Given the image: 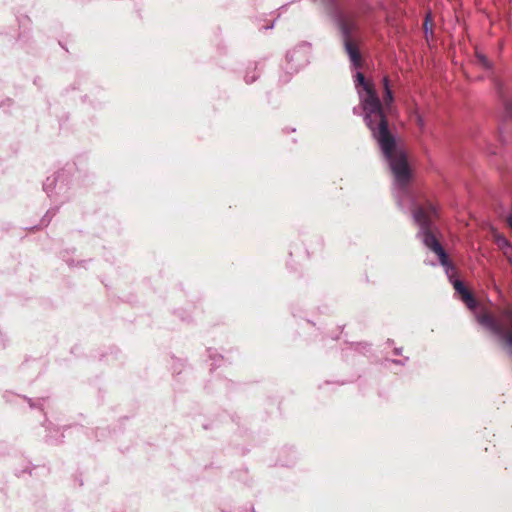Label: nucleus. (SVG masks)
Returning <instances> with one entry per match:
<instances>
[{"mask_svg":"<svg viewBox=\"0 0 512 512\" xmlns=\"http://www.w3.org/2000/svg\"><path fill=\"white\" fill-rule=\"evenodd\" d=\"M509 226L512 228V213L507 218Z\"/></svg>","mask_w":512,"mask_h":512,"instance_id":"9d476101","label":"nucleus"},{"mask_svg":"<svg viewBox=\"0 0 512 512\" xmlns=\"http://www.w3.org/2000/svg\"><path fill=\"white\" fill-rule=\"evenodd\" d=\"M341 29L344 35V46L349 59L355 68L362 65V58L357 43L352 39V32L356 29L354 21L343 17Z\"/></svg>","mask_w":512,"mask_h":512,"instance_id":"20e7f679","label":"nucleus"},{"mask_svg":"<svg viewBox=\"0 0 512 512\" xmlns=\"http://www.w3.org/2000/svg\"><path fill=\"white\" fill-rule=\"evenodd\" d=\"M424 29L426 36H428V32L432 34V20L430 13L426 15L425 22H424Z\"/></svg>","mask_w":512,"mask_h":512,"instance_id":"0eeeda50","label":"nucleus"},{"mask_svg":"<svg viewBox=\"0 0 512 512\" xmlns=\"http://www.w3.org/2000/svg\"><path fill=\"white\" fill-rule=\"evenodd\" d=\"M416 122L421 129L424 127V120L420 115L416 116Z\"/></svg>","mask_w":512,"mask_h":512,"instance_id":"1a4fd4ad","label":"nucleus"},{"mask_svg":"<svg viewBox=\"0 0 512 512\" xmlns=\"http://www.w3.org/2000/svg\"><path fill=\"white\" fill-rule=\"evenodd\" d=\"M382 86V99H380L374 84L366 81L362 73L358 72L356 75V87L364 122L389 162L396 184L399 187H405L412 174L406 153L402 148L397 147L395 137L388 128L387 114L391 112L394 102L388 76L383 77Z\"/></svg>","mask_w":512,"mask_h":512,"instance_id":"f257e3e1","label":"nucleus"},{"mask_svg":"<svg viewBox=\"0 0 512 512\" xmlns=\"http://www.w3.org/2000/svg\"><path fill=\"white\" fill-rule=\"evenodd\" d=\"M463 286H464V284H463L461 281H459V280H456V281L454 282V288H455V290H456L457 292H458L460 289H463Z\"/></svg>","mask_w":512,"mask_h":512,"instance_id":"6e6552de","label":"nucleus"},{"mask_svg":"<svg viewBox=\"0 0 512 512\" xmlns=\"http://www.w3.org/2000/svg\"><path fill=\"white\" fill-rule=\"evenodd\" d=\"M414 219L421 227L424 244L435 252L442 265H446L448 258L444 249L434 234L430 231V223L433 217L437 216V207L432 202H426L423 206L417 207L413 212Z\"/></svg>","mask_w":512,"mask_h":512,"instance_id":"f03ea898","label":"nucleus"},{"mask_svg":"<svg viewBox=\"0 0 512 512\" xmlns=\"http://www.w3.org/2000/svg\"><path fill=\"white\" fill-rule=\"evenodd\" d=\"M476 59H477V62H478L482 67H484V68H486V69L490 68V63H489V61H488L487 57H486L484 54H482V53H480V52H477V53H476Z\"/></svg>","mask_w":512,"mask_h":512,"instance_id":"423d86ee","label":"nucleus"},{"mask_svg":"<svg viewBox=\"0 0 512 512\" xmlns=\"http://www.w3.org/2000/svg\"><path fill=\"white\" fill-rule=\"evenodd\" d=\"M458 293L461 295L462 300L466 303V305L470 308L475 306V300L471 293L463 286V289H460Z\"/></svg>","mask_w":512,"mask_h":512,"instance_id":"39448f33","label":"nucleus"},{"mask_svg":"<svg viewBox=\"0 0 512 512\" xmlns=\"http://www.w3.org/2000/svg\"><path fill=\"white\" fill-rule=\"evenodd\" d=\"M480 324L500 336L512 350V308L502 309L497 316L484 313L478 317Z\"/></svg>","mask_w":512,"mask_h":512,"instance_id":"7ed1b4c3","label":"nucleus"},{"mask_svg":"<svg viewBox=\"0 0 512 512\" xmlns=\"http://www.w3.org/2000/svg\"><path fill=\"white\" fill-rule=\"evenodd\" d=\"M507 109L509 110V113L512 114V107L510 106V104L507 103Z\"/></svg>","mask_w":512,"mask_h":512,"instance_id":"9b49d317","label":"nucleus"}]
</instances>
